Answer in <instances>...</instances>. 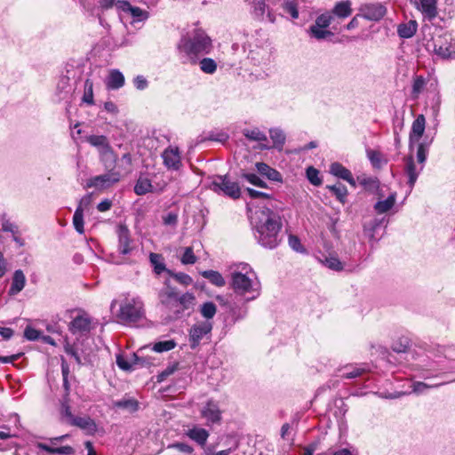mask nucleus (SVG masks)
<instances>
[{"label":"nucleus","instance_id":"c85d7f7f","mask_svg":"<svg viewBox=\"0 0 455 455\" xmlns=\"http://www.w3.org/2000/svg\"><path fill=\"white\" fill-rule=\"evenodd\" d=\"M433 142V138L428 139L427 137L424 138L421 141H419L417 144V162L425 166V163L427 161V157L429 152L430 146Z\"/></svg>","mask_w":455,"mask_h":455},{"label":"nucleus","instance_id":"49530a36","mask_svg":"<svg viewBox=\"0 0 455 455\" xmlns=\"http://www.w3.org/2000/svg\"><path fill=\"white\" fill-rule=\"evenodd\" d=\"M327 188L335 195L339 202L344 203L347 195V189L343 184L337 183L332 186H327Z\"/></svg>","mask_w":455,"mask_h":455},{"label":"nucleus","instance_id":"f03ea898","mask_svg":"<svg viewBox=\"0 0 455 455\" xmlns=\"http://www.w3.org/2000/svg\"><path fill=\"white\" fill-rule=\"evenodd\" d=\"M213 49L212 38L202 28H196L182 36L177 44L179 55L185 64L196 65L198 59Z\"/></svg>","mask_w":455,"mask_h":455},{"label":"nucleus","instance_id":"72a5a7b5","mask_svg":"<svg viewBox=\"0 0 455 455\" xmlns=\"http://www.w3.org/2000/svg\"><path fill=\"white\" fill-rule=\"evenodd\" d=\"M256 169L261 175L266 176L270 180L281 182L283 180L279 172L265 163H257Z\"/></svg>","mask_w":455,"mask_h":455},{"label":"nucleus","instance_id":"8fccbe9b","mask_svg":"<svg viewBox=\"0 0 455 455\" xmlns=\"http://www.w3.org/2000/svg\"><path fill=\"white\" fill-rule=\"evenodd\" d=\"M0 224L2 230L4 232H10L12 235L19 233V228L14 223L11 222L9 219H7L6 214H3L0 216Z\"/></svg>","mask_w":455,"mask_h":455},{"label":"nucleus","instance_id":"774afa93","mask_svg":"<svg viewBox=\"0 0 455 455\" xmlns=\"http://www.w3.org/2000/svg\"><path fill=\"white\" fill-rule=\"evenodd\" d=\"M116 364L117 366L124 371H130L132 369V363H130L124 356L117 355L116 356Z\"/></svg>","mask_w":455,"mask_h":455},{"label":"nucleus","instance_id":"a19ab883","mask_svg":"<svg viewBox=\"0 0 455 455\" xmlns=\"http://www.w3.org/2000/svg\"><path fill=\"white\" fill-rule=\"evenodd\" d=\"M303 0H287L283 3V8L293 20L299 18V6Z\"/></svg>","mask_w":455,"mask_h":455},{"label":"nucleus","instance_id":"412c9836","mask_svg":"<svg viewBox=\"0 0 455 455\" xmlns=\"http://www.w3.org/2000/svg\"><path fill=\"white\" fill-rule=\"evenodd\" d=\"M186 435L199 446L204 447L207 443L210 433L204 427L193 425L186 430Z\"/></svg>","mask_w":455,"mask_h":455},{"label":"nucleus","instance_id":"e433bc0d","mask_svg":"<svg viewBox=\"0 0 455 455\" xmlns=\"http://www.w3.org/2000/svg\"><path fill=\"white\" fill-rule=\"evenodd\" d=\"M154 187L151 181L146 177H140L134 186V192L138 196H143L154 192Z\"/></svg>","mask_w":455,"mask_h":455},{"label":"nucleus","instance_id":"39448f33","mask_svg":"<svg viewBox=\"0 0 455 455\" xmlns=\"http://www.w3.org/2000/svg\"><path fill=\"white\" fill-rule=\"evenodd\" d=\"M427 48L442 60H455V36L444 32L434 36L427 42Z\"/></svg>","mask_w":455,"mask_h":455},{"label":"nucleus","instance_id":"69168bd1","mask_svg":"<svg viewBox=\"0 0 455 455\" xmlns=\"http://www.w3.org/2000/svg\"><path fill=\"white\" fill-rule=\"evenodd\" d=\"M169 448H175L179 451L187 454H191L194 451V449L189 444H187L185 443H176L170 445Z\"/></svg>","mask_w":455,"mask_h":455},{"label":"nucleus","instance_id":"7ed1b4c3","mask_svg":"<svg viewBox=\"0 0 455 455\" xmlns=\"http://www.w3.org/2000/svg\"><path fill=\"white\" fill-rule=\"evenodd\" d=\"M230 285L236 294L244 298L245 303L260 295L261 283L258 275L249 264L244 262L234 266Z\"/></svg>","mask_w":455,"mask_h":455},{"label":"nucleus","instance_id":"6ab92c4d","mask_svg":"<svg viewBox=\"0 0 455 455\" xmlns=\"http://www.w3.org/2000/svg\"><path fill=\"white\" fill-rule=\"evenodd\" d=\"M442 385H443V383H437V384L429 385V384H427L425 382L416 381V382H413L411 384V391L395 392L394 394H389L386 397L389 398V399H395V398H399V397H401L403 395H410L411 393H414V394H417V395H420V394L425 393L429 388H435V387H440Z\"/></svg>","mask_w":455,"mask_h":455},{"label":"nucleus","instance_id":"ddd939ff","mask_svg":"<svg viewBox=\"0 0 455 455\" xmlns=\"http://www.w3.org/2000/svg\"><path fill=\"white\" fill-rule=\"evenodd\" d=\"M410 3L421 12L424 20L432 21L438 15L436 0H410Z\"/></svg>","mask_w":455,"mask_h":455},{"label":"nucleus","instance_id":"20e7f679","mask_svg":"<svg viewBox=\"0 0 455 455\" xmlns=\"http://www.w3.org/2000/svg\"><path fill=\"white\" fill-rule=\"evenodd\" d=\"M116 317L124 323H135L145 317L144 303L138 296H125L119 302Z\"/></svg>","mask_w":455,"mask_h":455},{"label":"nucleus","instance_id":"c03bdc74","mask_svg":"<svg viewBox=\"0 0 455 455\" xmlns=\"http://www.w3.org/2000/svg\"><path fill=\"white\" fill-rule=\"evenodd\" d=\"M83 102L88 105H93V83L91 79H86L84 84Z\"/></svg>","mask_w":455,"mask_h":455},{"label":"nucleus","instance_id":"58836bf2","mask_svg":"<svg viewBox=\"0 0 455 455\" xmlns=\"http://www.w3.org/2000/svg\"><path fill=\"white\" fill-rule=\"evenodd\" d=\"M201 275L208 279L212 284L218 287H223L226 284V281L221 274L218 271L214 270H205L201 273Z\"/></svg>","mask_w":455,"mask_h":455},{"label":"nucleus","instance_id":"052dcab7","mask_svg":"<svg viewBox=\"0 0 455 455\" xmlns=\"http://www.w3.org/2000/svg\"><path fill=\"white\" fill-rule=\"evenodd\" d=\"M178 370V363H173L169 365L166 369H164L162 372L159 373L157 379L158 381H164L167 377L173 374Z\"/></svg>","mask_w":455,"mask_h":455},{"label":"nucleus","instance_id":"4c0bfd02","mask_svg":"<svg viewBox=\"0 0 455 455\" xmlns=\"http://www.w3.org/2000/svg\"><path fill=\"white\" fill-rule=\"evenodd\" d=\"M197 64L203 73L212 75L217 70V62L212 58H199Z\"/></svg>","mask_w":455,"mask_h":455},{"label":"nucleus","instance_id":"1a4fd4ad","mask_svg":"<svg viewBox=\"0 0 455 455\" xmlns=\"http://www.w3.org/2000/svg\"><path fill=\"white\" fill-rule=\"evenodd\" d=\"M86 140L98 149L100 160L106 167H111L116 159L108 138L104 135H90L86 138Z\"/></svg>","mask_w":455,"mask_h":455},{"label":"nucleus","instance_id":"2f4dec72","mask_svg":"<svg viewBox=\"0 0 455 455\" xmlns=\"http://www.w3.org/2000/svg\"><path fill=\"white\" fill-rule=\"evenodd\" d=\"M333 17L345 19L352 14L351 2L349 0L338 2L330 12Z\"/></svg>","mask_w":455,"mask_h":455},{"label":"nucleus","instance_id":"e2e57ef3","mask_svg":"<svg viewBox=\"0 0 455 455\" xmlns=\"http://www.w3.org/2000/svg\"><path fill=\"white\" fill-rule=\"evenodd\" d=\"M61 414L68 424H71L73 422V419L77 417L72 414L69 405L66 403H63L61 405Z\"/></svg>","mask_w":455,"mask_h":455},{"label":"nucleus","instance_id":"4be33fe9","mask_svg":"<svg viewBox=\"0 0 455 455\" xmlns=\"http://www.w3.org/2000/svg\"><path fill=\"white\" fill-rule=\"evenodd\" d=\"M68 435H61L51 440V444L47 443H38V447L44 451H49L54 455H72L74 453V449L71 446L66 445L61 447H54L53 444L55 442L61 441L66 438Z\"/></svg>","mask_w":455,"mask_h":455},{"label":"nucleus","instance_id":"9d476101","mask_svg":"<svg viewBox=\"0 0 455 455\" xmlns=\"http://www.w3.org/2000/svg\"><path fill=\"white\" fill-rule=\"evenodd\" d=\"M222 410L217 401L208 400L200 409L201 417L205 419V425L211 427L220 425L222 422Z\"/></svg>","mask_w":455,"mask_h":455},{"label":"nucleus","instance_id":"393cba45","mask_svg":"<svg viewBox=\"0 0 455 455\" xmlns=\"http://www.w3.org/2000/svg\"><path fill=\"white\" fill-rule=\"evenodd\" d=\"M423 169L424 166L422 165H420L419 168H417L412 156H408L405 159V173L408 176V185L411 189L414 187L417 179Z\"/></svg>","mask_w":455,"mask_h":455},{"label":"nucleus","instance_id":"4d7b16f0","mask_svg":"<svg viewBox=\"0 0 455 455\" xmlns=\"http://www.w3.org/2000/svg\"><path fill=\"white\" fill-rule=\"evenodd\" d=\"M196 256L194 254L192 247H186L180 259L182 264L188 265L196 262Z\"/></svg>","mask_w":455,"mask_h":455},{"label":"nucleus","instance_id":"79ce46f5","mask_svg":"<svg viewBox=\"0 0 455 455\" xmlns=\"http://www.w3.org/2000/svg\"><path fill=\"white\" fill-rule=\"evenodd\" d=\"M195 300V296L192 293L186 292L181 295L179 294L177 304L175 307L185 310L190 308Z\"/></svg>","mask_w":455,"mask_h":455},{"label":"nucleus","instance_id":"f257e3e1","mask_svg":"<svg viewBox=\"0 0 455 455\" xmlns=\"http://www.w3.org/2000/svg\"><path fill=\"white\" fill-rule=\"evenodd\" d=\"M253 235L258 243L267 249L275 248L281 242L280 216L269 208L255 211L251 216Z\"/></svg>","mask_w":455,"mask_h":455},{"label":"nucleus","instance_id":"3c124183","mask_svg":"<svg viewBox=\"0 0 455 455\" xmlns=\"http://www.w3.org/2000/svg\"><path fill=\"white\" fill-rule=\"evenodd\" d=\"M270 138L275 147L282 148L285 142V135L280 129H271L269 131Z\"/></svg>","mask_w":455,"mask_h":455},{"label":"nucleus","instance_id":"c756f323","mask_svg":"<svg viewBox=\"0 0 455 455\" xmlns=\"http://www.w3.org/2000/svg\"><path fill=\"white\" fill-rule=\"evenodd\" d=\"M113 408L120 409L127 412L132 413L138 411L139 402L129 396H125L118 401L113 402Z\"/></svg>","mask_w":455,"mask_h":455},{"label":"nucleus","instance_id":"6e6d98bb","mask_svg":"<svg viewBox=\"0 0 455 455\" xmlns=\"http://www.w3.org/2000/svg\"><path fill=\"white\" fill-rule=\"evenodd\" d=\"M307 178L314 186H319L322 184V180L319 177V171L313 166L307 169Z\"/></svg>","mask_w":455,"mask_h":455},{"label":"nucleus","instance_id":"cd10ccee","mask_svg":"<svg viewBox=\"0 0 455 455\" xmlns=\"http://www.w3.org/2000/svg\"><path fill=\"white\" fill-rule=\"evenodd\" d=\"M330 172L332 175L347 181L352 186H355V181L351 172L339 163L331 164L330 166Z\"/></svg>","mask_w":455,"mask_h":455},{"label":"nucleus","instance_id":"de8ad7c7","mask_svg":"<svg viewBox=\"0 0 455 455\" xmlns=\"http://www.w3.org/2000/svg\"><path fill=\"white\" fill-rule=\"evenodd\" d=\"M243 135L251 140H254V141H259V142H261V141H267V138L266 136V134L264 132H262L258 128H254V129H246L243 131Z\"/></svg>","mask_w":455,"mask_h":455},{"label":"nucleus","instance_id":"bb28decb","mask_svg":"<svg viewBox=\"0 0 455 455\" xmlns=\"http://www.w3.org/2000/svg\"><path fill=\"white\" fill-rule=\"evenodd\" d=\"M27 283L26 276L22 270L17 269L14 271L12 278L11 287L8 291L10 296L19 294L25 287Z\"/></svg>","mask_w":455,"mask_h":455},{"label":"nucleus","instance_id":"9b49d317","mask_svg":"<svg viewBox=\"0 0 455 455\" xmlns=\"http://www.w3.org/2000/svg\"><path fill=\"white\" fill-rule=\"evenodd\" d=\"M120 180V174L117 172L110 171L105 174L98 175L91 178L87 182L88 188H95L97 189H104L109 188L113 184Z\"/></svg>","mask_w":455,"mask_h":455},{"label":"nucleus","instance_id":"a878e982","mask_svg":"<svg viewBox=\"0 0 455 455\" xmlns=\"http://www.w3.org/2000/svg\"><path fill=\"white\" fill-rule=\"evenodd\" d=\"M89 203H90V196L83 197L79 203V205L76 209L74 216H73L74 228L79 234L84 233L83 205H87Z\"/></svg>","mask_w":455,"mask_h":455},{"label":"nucleus","instance_id":"473e14b6","mask_svg":"<svg viewBox=\"0 0 455 455\" xmlns=\"http://www.w3.org/2000/svg\"><path fill=\"white\" fill-rule=\"evenodd\" d=\"M106 84L108 89L110 90L120 89L124 84V76L119 70L113 69L107 78Z\"/></svg>","mask_w":455,"mask_h":455},{"label":"nucleus","instance_id":"2eb2a0df","mask_svg":"<svg viewBox=\"0 0 455 455\" xmlns=\"http://www.w3.org/2000/svg\"><path fill=\"white\" fill-rule=\"evenodd\" d=\"M117 235L118 251L123 255L130 254L133 250V246L128 228L125 225H119L117 227Z\"/></svg>","mask_w":455,"mask_h":455},{"label":"nucleus","instance_id":"f8f14e48","mask_svg":"<svg viewBox=\"0 0 455 455\" xmlns=\"http://www.w3.org/2000/svg\"><path fill=\"white\" fill-rule=\"evenodd\" d=\"M212 329L210 322H201L194 324L189 330V343L191 348L195 349L199 346L204 336L209 334Z\"/></svg>","mask_w":455,"mask_h":455},{"label":"nucleus","instance_id":"603ef678","mask_svg":"<svg viewBox=\"0 0 455 455\" xmlns=\"http://www.w3.org/2000/svg\"><path fill=\"white\" fill-rule=\"evenodd\" d=\"M217 311L213 302H205L201 306L200 313L205 319H212Z\"/></svg>","mask_w":455,"mask_h":455},{"label":"nucleus","instance_id":"ea45409f","mask_svg":"<svg viewBox=\"0 0 455 455\" xmlns=\"http://www.w3.org/2000/svg\"><path fill=\"white\" fill-rule=\"evenodd\" d=\"M339 371H342L340 377L345 379H355L365 371L364 368L353 365H346Z\"/></svg>","mask_w":455,"mask_h":455},{"label":"nucleus","instance_id":"6e6552de","mask_svg":"<svg viewBox=\"0 0 455 455\" xmlns=\"http://www.w3.org/2000/svg\"><path fill=\"white\" fill-rule=\"evenodd\" d=\"M210 188L219 195H223L232 199H238L241 196L239 184L231 180L228 175H217L213 177L210 184Z\"/></svg>","mask_w":455,"mask_h":455},{"label":"nucleus","instance_id":"864d4df0","mask_svg":"<svg viewBox=\"0 0 455 455\" xmlns=\"http://www.w3.org/2000/svg\"><path fill=\"white\" fill-rule=\"evenodd\" d=\"M267 9L265 0H255L253 3V14L259 20L264 19V14Z\"/></svg>","mask_w":455,"mask_h":455},{"label":"nucleus","instance_id":"c9c22d12","mask_svg":"<svg viewBox=\"0 0 455 455\" xmlns=\"http://www.w3.org/2000/svg\"><path fill=\"white\" fill-rule=\"evenodd\" d=\"M318 260L331 270L340 271L343 269L342 262L334 255H324L317 257Z\"/></svg>","mask_w":455,"mask_h":455},{"label":"nucleus","instance_id":"4468645a","mask_svg":"<svg viewBox=\"0 0 455 455\" xmlns=\"http://www.w3.org/2000/svg\"><path fill=\"white\" fill-rule=\"evenodd\" d=\"M426 129V118L424 115H418L412 122L409 134V148L411 150L416 143L422 138Z\"/></svg>","mask_w":455,"mask_h":455},{"label":"nucleus","instance_id":"338daca9","mask_svg":"<svg viewBox=\"0 0 455 455\" xmlns=\"http://www.w3.org/2000/svg\"><path fill=\"white\" fill-rule=\"evenodd\" d=\"M79 3H80V5L83 7V9L86 12H88L90 15H92V16L98 15V13H96L97 8L95 7V5L93 4H91V3L87 2L86 0H79Z\"/></svg>","mask_w":455,"mask_h":455},{"label":"nucleus","instance_id":"f3484780","mask_svg":"<svg viewBox=\"0 0 455 455\" xmlns=\"http://www.w3.org/2000/svg\"><path fill=\"white\" fill-rule=\"evenodd\" d=\"M158 296L162 304L169 307H175L179 297V292L174 287L171 286L170 281L166 280L164 282V288L159 291Z\"/></svg>","mask_w":455,"mask_h":455},{"label":"nucleus","instance_id":"f704fd0d","mask_svg":"<svg viewBox=\"0 0 455 455\" xmlns=\"http://www.w3.org/2000/svg\"><path fill=\"white\" fill-rule=\"evenodd\" d=\"M395 201H396V193L393 192L387 196V199L379 200L374 204V210L379 214L385 213L394 207Z\"/></svg>","mask_w":455,"mask_h":455},{"label":"nucleus","instance_id":"b1692460","mask_svg":"<svg viewBox=\"0 0 455 455\" xmlns=\"http://www.w3.org/2000/svg\"><path fill=\"white\" fill-rule=\"evenodd\" d=\"M82 429L86 435H92L98 431V426L96 422L90 417H79L73 419V422L70 424Z\"/></svg>","mask_w":455,"mask_h":455},{"label":"nucleus","instance_id":"423d86ee","mask_svg":"<svg viewBox=\"0 0 455 455\" xmlns=\"http://www.w3.org/2000/svg\"><path fill=\"white\" fill-rule=\"evenodd\" d=\"M429 83V88L434 93L432 108L435 112H438L442 100L440 91L438 89V81L436 78L434 79L433 82H430L429 75L427 76H424L422 75H414L411 79V96L413 100L419 99L420 95L427 90V86Z\"/></svg>","mask_w":455,"mask_h":455},{"label":"nucleus","instance_id":"0eeeda50","mask_svg":"<svg viewBox=\"0 0 455 455\" xmlns=\"http://www.w3.org/2000/svg\"><path fill=\"white\" fill-rule=\"evenodd\" d=\"M332 20L333 15L330 12H325L318 15L315 20V23L308 28L307 31V35L309 37L318 41L328 40L331 38L334 34L330 29H328V28L331 24Z\"/></svg>","mask_w":455,"mask_h":455},{"label":"nucleus","instance_id":"5701e85b","mask_svg":"<svg viewBox=\"0 0 455 455\" xmlns=\"http://www.w3.org/2000/svg\"><path fill=\"white\" fill-rule=\"evenodd\" d=\"M116 7L124 12H129L134 21H144L148 20L149 14L147 11L142 10L140 7L132 6L128 2H118Z\"/></svg>","mask_w":455,"mask_h":455},{"label":"nucleus","instance_id":"a211bd4d","mask_svg":"<svg viewBox=\"0 0 455 455\" xmlns=\"http://www.w3.org/2000/svg\"><path fill=\"white\" fill-rule=\"evenodd\" d=\"M164 165L168 169L179 170L181 166V157L178 148L169 147L162 154Z\"/></svg>","mask_w":455,"mask_h":455},{"label":"nucleus","instance_id":"a18cd8bd","mask_svg":"<svg viewBox=\"0 0 455 455\" xmlns=\"http://www.w3.org/2000/svg\"><path fill=\"white\" fill-rule=\"evenodd\" d=\"M367 156L371 161V164L375 168H380L387 163V161L383 158L381 153L376 150H367Z\"/></svg>","mask_w":455,"mask_h":455},{"label":"nucleus","instance_id":"09e8293b","mask_svg":"<svg viewBox=\"0 0 455 455\" xmlns=\"http://www.w3.org/2000/svg\"><path fill=\"white\" fill-rule=\"evenodd\" d=\"M176 347V342L173 339L162 340L156 342L153 346V350L157 353L170 351Z\"/></svg>","mask_w":455,"mask_h":455},{"label":"nucleus","instance_id":"7c9ffc66","mask_svg":"<svg viewBox=\"0 0 455 455\" xmlns=\"http://www.w3.org/2000/svg\"><path fill=\"white\" fill-rule=\"evenodd\" d=\"M418 29V23L414 20H411L407 22L401 23L397 27V34L401 38H411L412 37Z\"/></svg>","mask_w":455,"mask_h":455},{"label":"nucleus","instance_id":"0e129e2a","mask_svg":"<svg viewBox=\"0 0 455 455\" xmlns=\"http://www.w3.org/2000/svg\"><path fill=\"white\" fill-rule=\"evenodd\" d=\"M40 331L31 326H27L24 331V337L28 340H36L39 339Z\"/></svg>","mask_w":455,"mask_h":455},{"label":"nucleus","instance_id":"37998d69","mask_svg":"<svg viewBox=\"0 0 455 455\" xmlns=\"http://www.w3.org/2000/svg\"><path fill=\"white\" fill-rule=\"evenodd\" d=\"M150 263L154 267V271L156 275H160L164 271H168L165 267V264L163 261V257L157 253H150L149 255Z\"/></svg>","mask_w":455,"mask_h":455},{"label":"nucleus","instance_id":"aec40b11","mask_svg":"<svg viewBox=\"0 0 455 455\" xmlns=\"http://www.w3.org/2000/svg\"><path fill=\"white\" fill-rule=\"evenodd\" d=\"M91 325L92 319L87 314L83 313L73 319L69 324V331L74 334L78 332H89Z\"/></svg>","mask_w":455,"mask_h":455},{"label":"nucleus","instance_id":"5fc2aeb1","mask_svg":"<svg viewBox=\"0 0 455 455\" xmlns=\"http://www.w3.org/2000/svg\"><path fill=\"white\" fill-rule=\"evenodd\" d=\"M247 307L243 304L242 307L232 306L229 307L231 316L235 321L243 319L247 315Z\"/></svg>","mask_w":455,"mask_h":455},{"label":"nucleus","instance_id":"dca6fc26","mask_svg":"<svg viewBox=\"0 0 455 455\" xmlns=\"http://www.w3.org/2000/svg\"><path fill=\"white\" fill-rule=\"evenodd\" d=\"M361 16L368 20H379L386 14L387 9L381 4H367L360 9Z\"/></svg>","mask_w":455,"mask_h":455},{"label":"nucleus","instance_id":"680f3d73","mask_svg":"<svg viewBox=\"0 0 455 455\" xmlns=\"http://www.w3.org/2000/svg\"><path fill=\"white\" fill-rule=\"evenodd\" d=\"M289 245L295 251L302 252L304 251V248L300 243V240L296 235H289Z\"/></svg>","mask_w":455,"mask_h":455},{"label":"nucleus","instance_id":"13d9d810","mask_svg":"<svg viewBox=\"0 0 455 455\" xmlns=\"http://www.w3.org/2000/svg\"><path fill=\"white\" fill-rule=\"evenodd\" d=\"M167 273L172 276L178 283L185 286L190 285L193 282L192 278L185 273H172L168 270Z\"/></svg>","mask_w":455,"mask_h":455},{"label":"nucleus","instance_id":"bf43d9fd","mask_svg":"<svg viewBox=\"0 0 455 455\" xmlns=\"http://www.w3.org/2000/svg\"><path fill=\"white\" fill-rule=\"evenodd\" d=\"M163 223L166 226L176 227L178 223V213L170 212L163 216Z\"/></svg>","mask_w":455,"mask_h":455}]
</instances>
